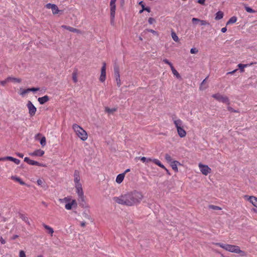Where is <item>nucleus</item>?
<instances>
[{
    "label": "nucleus",
    "mask_w": 257,
    "mask_h": 257,
    "mask_svg": "<svg viewBox=\"0 0 257 257\" xmlns=\"http://www.w3.org/2000/svg\"><path fill=\"white\" fill-rule=\"evenodd\" d=\"M143 198L141 193L134 191L121 195L118 197H114L113 200L119 204L130 206L140 203Z\"/></svg>",
    "instance_id": "obj_1"
},
{
    "label": "nucleus",
    "mask_w": 257,
    "mask_h": 257,
    "mask_svg": "<svg viewBox=\"0 0 257 257\" xmlns=\"http://www.w3.org/2000/svg\"><path fill=\"white\" fill-rule=\"evenodd\" d=\"M215 244L228 251L236 253H239L241 256L245 255V252L240 250L239 247L238 246L230 244H225L221 243H216Z\"/></svg>",
    "instance_id": "obj_2"
},
{
    "label": "nucleus",
    "mask_w": 257,
    "mask_h": 257,
    "mask_svg": "<svg viewBox=\"0 0 257 257\" xmlns=\"http://www.w3.org/2000/svg\"><path fill=\"white\" fill-rule=\"evenodd\" d=\"M72 128L81 140L85 141L88 138V135L86 132L80 126L75 123L72 125Z\"/></svg>",
    "instance_id": "obj_3"
},
{
    "label": "nucleus",
    "mask_w": 257,
    "mask_h": 257,
    "mask_svg": "<svg viewBox=\"0 0 257 257\" xmlns=\"http://www.w3.org/2000/svg\"><path fill=\"white\" fill-rule=\"evenodd\" d=\"M174 123L177 128L178 135L181 138H184L186 135V132L183 128V121L180 119L173 118Z\"/></svg>",
    "instance_id": "obj_4"
},
{
    "label": "nucleus",
    "mask_w": 257,
    "mask_h": 257,
    "mask_svg": "<svg viewBox=\"0 0 257 257\" xmlns=\"http://www.w3.org/2000/svg\"><path fill=\"white\" fill-rule=\"evenodd\" d=\"M212 97L219 102L226 103L227 105H229L230 104V101L228 97L226 96H223L219 93L213 94Z\"/></svg>",
    "instance_id": "obj_5"
},
{
    "label": "nucleus",
    "mask_w": 257,
    "mask_h": 257,
    "mask_svg": "<svg viewBox=\"0 0 257 257\" xmlns=\"http://www.w3.org/2000/svg\"><path fill=\"white\" fill-rule=\"evenodd\" d=\"M75 187L78 196V200L81 202H84V196L81 184H77L75 185Z\"/></svg>",
    "instance_id": "obj_6"
},
{
    "label": "nucleus",
    "mask_w": 257,
    "mask_h": 257,
    "mask_svg": "<svg viewBox=\"0 0 257 257\" xmlns=\"http://www.w3.org/2000/svg\"><path fill=\"white\" fill-rule=\"evenodd\" d=\"M27 107L29 110V113L31 116H33L35 115L37 108L32 103V102L29 100L27 103Z\"/></svg>",
    "instance_id": "obj_7"
},
{
    "label": "nucleus",
    "mask_w": 257,
    "mask_h": 257,
    "mask_svg": "<svg viewBox=\"0 0 257 257\" xmlns=\"http://www.w3.org/2000/svg\"><path fill=\"white\" fill-rule=\"evenodd\" d=\"M106 63L103 62V65L101 68L100 75L99 78V80L101 82H104L106 78Z\"/></svg>",
    "instance_id": "obj_8"
},
{
    "label": "nucleus",
    "mask_w": 257,
    "mask_h": 257,
    "mask_svg": "<svg viewBox=\"0 0 257 257\" xmlns=\"http://www.w3.org/2000/svg\"><path fill=\"white\" fill-rule=\"evenodd\" d=\"M198 167L201 173L204 175H207L211 173V169L207 165H204L200 163Z\"/></svg>",
    "instance_id": "obj_9"
},
{
    "label": "nucleus",
    "mask_w": 257,
    "mask_h": 257,
    "mask_svg": "<svg viewBox=\"0 0 257 257\" xmlns=\"http://www.w3.org/2000/svg\"><path fill=\"white\" fill-rule=\"evenodd\" d=\"M77 203L76 200H73L72 201L70 202L69 203L65 204V208L66 210H71L73 208H76Z\"/></svg>",
    "instance_id": "obj_10"
},
{
    "label": "nucleus",
    "mask_w": 257,
    "mask_h": 257,
    "mask_svg": "<svg viewBox=\"0 0 257 257\" xmlns=\"http://www.w3.org/2000/svg\"><path fill=\"white\" fill-rule=\"evenodd\" d=\"M80 177L79 175V172L78 170H75L74 173V182L75 185L77 184H81L80 182Z\"/></svg>",
    "instance_id": "obj_11"
},
{
    "label": "nucleus",
    "mask_w": 257,
    "mask_h": 257,
    "mask_svg": "<svg viewBox=\"0 0 257 257\" xmlns=\"http://www.w3.org/2000/svg\"><path fill=\"white\" fill-rule=\"evenodd\" d=\"M114 76L115 77L116 82L117 83V86L119 87L121 85L120 83V79L119 78V72L118 70V68L117 67H115L114 68Z\"/></svg>",
    "instance_id": "obj_12"
},
{
    "label": "nucleus",
    "mask_w": 257,
    "mask_h": 257,
    "mask_svg": "<svg viewBox=\"0 0 257 257\" xmlns=\"http://www.w3.org/2000/svg\"><path fill=\"white\" fill-rule=\"evenodd\" d=\"M61 27L65 29H66L70 32H72L79 33V34L81 33V31L77 29L74 28H73V27H70V26H66V25H62L61 26Z\"/></svg>",
    "instance_id": "obj_13"
},
{
    "label": "nucleus",
    "mask_w": 257,
    "mask_h": 257,
    "mask_svg": "<svg viewBox=\"0 0 257 257\" xmlns=\"http://www.w3.org/2000/svg\"><path fill=\"white\" fill-rule=\"evenodd\" d=\"M44 153L45 152L44 151L39 149L37 150L32 153H30L29 155L32 156L41 157L44 154Z\"/></svg>",
    "instance_id": "obj_14"
},
{
    "label": "nucleus",
    "mask_w": 257,
    "mask_h": 257,
    "mask_svg": "<svg viewBox=\"0 0 257 257\" xmlns=\"http://www.w3.org/2000/svg\"><path fill=\"white\" fill-rule=\"evenodd\" d=\"M245 197L247 198V200L255 207H257V198L254 196H245Z\"/></svg>",
    "instance_id": "obj_15"
},
{
    "label": "nucleus",
    "mask_w": 257,
    "mask_h": 257,
    "mask_svg": "<svg viewBox=\"0 0 257 257\" xmlns=\"http://www.w3.org/2000/svg\"><path fill=\"white\" fill-rule=\"evenodd\" d=\"M73 199H72V197L71 196H67L66 197H64V198L59 199V201L61 203H65V204H67V203H69L70 202L73 201Z\"/></svg>",
    "instance_id": "obj_16"
},
{
    "label": "nucleus",
    "mask_w": 257,
    "mask_h": 257,
    "mask_svg": "<svg viewBox=\"0 0 257 257\" xmlns=\"http://www.w3.org/2000/svg\"><path fill=\"white\" fill-rule=\"evenodd\" d=\"M49 100V97L47 95H45L44 96L39 97L38 99V102L41 104H43L47 102Z\"/></svg>",
    "instance_id": "obj_17"
},
{
    "label": "nucleus",
    "mask_w": 257,
    "mask_h": 257,
    "mask_svg": "<svg viewBox=\"0 0 257 257\" xmlns=\"http://www.w3.org/2000/svg\"><path fill=\"white\" fill-rule=\"evenodd\" d=\"M125 176V173H121L118 175L116 177L115 181L118 184H120L123 180Z\"/></svg>",
    "instance_id": "obj_18"
},
{
    "label": "nucleus",
    "mask_w": 257,
    "mask_h": 257,
    "mask_svg": "<svg viewBox=\"0 0 257 257\" xmlns=\"http://www.w3.org/2000/svg\"><path fill=\"white\" fill-rule=\"evenodd\" d=\"M152 162H154L155 164L159 166L161 168L165 169L167 172H168V170L165 168V167L161 163V162L157 159H154L152 160Z\"/></svg>",
    "instance_id": "obj_19"
},
{
    "label": "nucleus",
    "mask_w": 257,
    "mask_h": 257,
    "mask_svg": "<svg viewBox=\"0 0 257 257\" xmlns=\"http://www.w3.org/2000/svg\"><path fill=\"white\" fill-rule=\"evenodd\" d=\"M171 166L172 167L173 170H174L175 171L177 172L178 171V168L177 165H180V163L178 161H174L172 163H170Z\"/></svg>",
    "instance_id": "obj_20"
},
{
    "label": "nucleus",
    "mask_w": 257,
    "mask_h": 257,
    "mask_svg": "<svg viewBox=\"0 0 257 257\" xmlns=\"http://www.w3.org/2000/svg\"><path fill=\"white\" fill-rule=\"evenodd\" d=\"M9 81H12L14 83H20L22 82V79L19 78H16L13 77H8Z\"/></svg>",
    "instance_id": "obj_21"
},
{
    "label": "nucleus",
    "mask_w": 257,
    "mask_h": 257,
    "mask_svg": "<svg viewBox=\"0 0 257 257\" xmlns=\"http://www.w3.org/2000/svg\"><path fill=\"white\" fill-rule=\"evenodd\" d=\"M72 77L73 81L74 83H76L78 82V73L77 70H75L73 72L72 74Z\"/></svg>",
    "instance_id": "obj_22"
},
{
    "label": "nucleus",
    "mask_w": 257,
    "mask_h": 257,
    "mask_svg": "<svg viewBox=\"0 0 257 257\" xmlns=\"http://www.w3.org/2000/svg\"><path fill=\"white\" fill-rule=\"evenodd\" d=\"M11 179L16 182H19L21 185H25V183L20 178L17 176H12Z\"/></svg>",
    "instance_id": "obj_23"
},
{
    "label": "nucleus",
    "mask_w": 257,
    "mask_h": 257,
    "mask_svg": "<svg viewBox=\"0 0 257 257\" xmlns=\"http://www.w3.org/2000/svg\"><path fill=\"white\" fill-rule=\"evenodd\" d=\"M172 72V73L174 76H175L177 78H181V76L179 73L177 72V71L175 69L173 66H171L170 67Z\"/></svg>",
    "instance_id": "obj_24"
},
{
    "label": "nucleus",
    "mask_w": 257,
    "mask_h": 257,
    "mask_svg": "<svg viewBox=\"0 0 257 257\" xmlns=\"http://www.w3.org/2000/svg\"><path fill=\"white\" fill-rule=\"evenodd\" d=\"M43 226L46 229L48 230V233L50 234L52 236L54 233L53 229L51 227L45 224H43Z\"/></svg>",
    "instance_id": "obj_25"
},
{
    "label": "nucleus",
    "mask_w": 257,
    "mask_h": 257,
    "mask_svg": "<svg viewBox=\"0 0 257 257\" xmlns=\"http://www.w3.org/2000/svg\"><path fill=\"white\" fill-rule=\"evenodd\" d=\"M223 13L221 11H219L216 13L215 19L216 20H219L223 18Z\"/></svg>",
    "instance_id": "obj_26"
},
{
    "label": "nucleus",
    "mask_w": 257,
    "mask_h": 257,
    "mask_svg": "<svg viewBox=\"0 0 257 257\" xmlns=\"http://www.w3.org/2000/svg\"><path fill=\"white\" fill-rule=\"evenodd\" d=\"M237 21V18L235 16L231 17L229 20L227 21L226 25H228L230 24L235 23Z\"/></svg>",
    "instance_id": "obj_27"
},
{
    "label": "nucleus",
    "mask_w": 257,
    "mask_h": 257,
    "mask_svg": "<svg viewBox=\"0 0 257 257\" xmlns=\"http://www.w3.org/2000/svg\"><path fill=\"white\" fill-rule=\"evenodd\" d=\"M52 13L54 14V15H56V14H58V13L59 12V10L58 8V7L56 5H54V6H53V7L52 8Z\"/></svg>",
    "instance_id": "obj_28"
},
{
    "label": "nucleus",
    "mask_w": 257,
    "mask_h": 257,
    "mask_svg": "<svg viewBox=\"0 0 257 257\" xmlns=\"http://www.w3.org/2000/svg\"><path fill=\"white\" fill-rule=\"evenodd\" d=\"M171 36L173 40L176 42H178L179 39L178 37L177 36L176 34L174 31H172L171 32Z\"/></svg>",
    "instance_id": "obj_29"
},
{
    "label": "nucleus",
    "mask_w": 257,
    "mask_h": 257,
    "mask_svg": "<svg viewBox=\"0 0 257 257\" xmlns=\"http://www.w3.org/2000/svg\"><path fill=\"white\" fill-rule=\"evenodd\" d=\"M20 218L24 221H25L26 223H27L28 224L30 225V222H29V218L28 217H27L26 215H24V214H21L20 215Z\"/></svg>",
    "instance_id": "obj_30"
},
{
    "label": "nucleus",
    "mask_w": 257,
    "mask_h": 257,
    "mask_svg": "<svg viewBox=\"0 0 257 257\" xmlns=\"http://www.w3.org/2000/svg\"><path fill=\"white\" fill-rule=\"evenodd\" d=\"M24 161L26 162V163H27L28 164L31 165H34V163L35 162V161L31 160L30 159H29L28 157H25L24 158Z\"/></svg>",
    "instance_id": "obj_31"
},
{
    "label": "nucleus",
    "mask_w": 257,
    "mask_h": 257,
    "mask_svg": "<svg viewBox=\"0 0 257 257\" xmlns=\"http://www.w3.org/2000/svg\"><path fill=\"white\" fill-rule=\"evenodd\" d=\"M248 65V64H239L238 65V67L240 71L241 72H243L244 71V68L246 67Z\"/></svg>",
    "instance_id": "obj_32"
},
{
    "label": "nucleus",
    "mask_w": 257,
    "mask_h": 257,
    "mask_svg": "<svg viewBox=\"0 0 257 257\" xmlns=\"http://www.w3.org/2000/svg\"><path fill=\"white\" fill-rule=\"evenodd\" d=\"M165 159L169 163H171L173 161L171 156L168 154H165Z\"/></svg>",
    "instance_id": "obj_33"
},
{
    "label": "nucleus",
    "mask_w": 257,
    "mask_h": 257,
    "mask_svg": "<svg viewBox=\"0 0 257 257\" xmlns=\"http://www.w3.org/2000/svg\"><path fill=\"white\" fill-rule=\"evenodd\" d=\"M29 92V89H20V94L22 96H24L26 94Z\"/></svg>",
    "instance_id": "obj_34"
},
{
    "label": "nucleus",
    "mask_w": 257,
    "mask_h": 257,
    "mask_svg": "<svg viewBox=\"0 0 257 257\" xmlns=\"http://www.w3.org/2000/svg\"><path fill=\"white\" fill-rule=\"evenodd\" d=\"M9 161H11L14 162L15 164L18 165L20 163V161L17 159L14 158L12 157H10V158H9Z\"/></svg>",
    "instance_id": "obj_35"
},
{
    "label": "nucleus",
    "mask_w": 257,
    "mask_h": 257,
    "mask_svg": "<svg viewBox=\"0 0 257 257\" xmlns=\"http://www.w3.org/2000/svg\"><path fill=\"white\" fill-rule=\"evenodd\" d=\"M140 159L144 163H145V162L148 163L149 162L152 161V160H153V159L151 158H147L145 157H141L140 158Z\"/></svg>",
    "instance_id": "obj_36"
},
{
    "label": "nucleus",
    "mask_w": 257,
    "mask_h": 257,
    "mask_svg": "<svg viewBox=\"0 0 257 257\" xmlns=\"http://www.w3.org/2000/svg\"><path fill=\"white\" fill-rule=\"evenodd\" d=\"M40 144L42 147H44L46 144V138L43 137L40 140Z\"/></svg>",
    "instance_id": "obj_37"
},
{
    "label": "nucleus",
    "mask_w": 257,
    "mask_h": 257,
    "mask_svg": "<svg viewBox=\"0 0 257 257\" xmlns=\"http://www.w3.org/2000/svg\"><path fill=\"white\" fill-rule=\"evenodd\" d=\"M110 20L112 21V0L110 1Z\"/></svg>",
    "instance_id": "obj_38"
},
{
    "label": "nucleus",
    "mask_w": 257,
    "mask_h": 257,
    "mask_svg": "<svg viewBox=\"0 0 257 257\" xmlns=\"http://www.w3.org/2000/svg\"><path fill=\"white\" fill-rule=\"evenodd\" d=\"M245 10L248 13H255V11L254 10H253L251 8L248 7H245Z\"/></svg>",
    "instance_id": "obj_39"
},
{
    "label": "nucleus",
    "mask_w": 257,
    "mask_h": 257,
    "mask_svg": "<svg viewBox=\"0 0 257 257\" xmlns=\"http://www.w3.org/2000/svg\"><path fill=\"white\" fill-rule=\"evenodd\" d=\"M200 24V25L204 26V25H208L209 23L207 22L205 20H200V21L199 22Z\"/></svg>",
    "instance_id": "obj_40"
},
{
    "label": "nucleus",
    "mask_w": 257,
    "mask_h": 257,
    "mask_svg": "<svg viewBox=\"0 0 257 257\" xmlns=\"http://www.w3.org/2000/svg\"><path fill=\"white\" fill-rule=\"evenodd\" d=\"M209 208L212 209L213 210H220L221 208L217 206H215L213 205H210L209 206Z\"/></svg>",
    "instance_id": "obj_41"
},
{
    "label": "nucleus",
    "mask_w": 257,
    "mask_h": 257,
    "mask_svg": "<svg viewBox=\"0 0 257 257\" xmlns=\"http://www.w3.org/2000/svg\"><path fill=\"white\" fill-rule=\"evenodd\" d=\"M9 80H8V78L7 77L5 80H3V81H0V84L3 85V86H5L8 82H9Z\"/></svg>",
    "instance_id": "obj_42"
},
{
    "label": "nucleus",
    "mask_w": 257,
    "mask_h": 257,
    "mask_svg": "<svg viewBox=\"0 0 257 257\" xmlns=\"http://www.w3.org/2000/svg\"><path fill=\"white\" fill-rule=\"evenodd\" d=\"M227 109L228 111L230 112H238L239 111L238 110L234 109L233 108L230 107V106H228L227 107Z\"/></svg>",
    "instance_id": "obj_43"
},
{
    "label": "nucleus",
    "mask_w": 257,
    "mask_h": 257,
    "mask_svg": "<svg viewBox=\"0 0 257 257\" xmlns=\"http://www.w3.org/2000/svg\"><path fill=\"white\" fill-rule=\"evenodd\" d=\"M34 165L38 166H40V167H46V165L45 164L40 163L37 161L35 162Z\"/></svg>",
    "instance_id": "obj_44"
},
{
    "label": "nucleus",
    "mask_w": 257,
    "mask_h": 257,
    "mask_svg": "<svg viewBox=\"0 0 257 257\" xmlns=\"http://www.w3.org/2000/svg\"><path fill=\"white\" fill-rule=\"evenodd\" d=\"M198 49L195 48H191L190 50V53L191 54H196L198 53Z\"/></svg>",
    "instance_id": "obj_45"
},
{
    "label": "nucleus",
    "mask_w": 257,
    "mask_h": 257,
    "mask_svg": "<svg viewBox=\"0 0 257 257\" xmlns=\"http://www.w3.org/2000/svg\"><path fill=\"white\" fill-rule=\"evenodd\" d=\"M199 21H200V19H199L198 18H193L192 19V22L194 24H196L197 23H199Z\"/></svg>",
    "instance_id": "obj_46"
},
{
    "label": "nucleus",
    "mask_w": 257,
    "mask_h": 257,
    "mask_svg": "<svg viewBox=\"0 0 257 257\" xmlns=\"http://www.w3.org/2000/svg\"><path fill=\"white\" fill-rule=\"evenodd\" d=\"M19 257H26L25 252L23 250H20L19 252Z\"/></svg>",
    "instance_id": "obj_47"
},
{
    "label": "nucleus",
    "mask_w": 257,
    "mask_h": 257,
    "mask_svg": "<svg viewBox=\"0 0 257 257\" xmlns=\"http://www.w3.org/2000/svg\"><path fill=\"white\" fill-rule=\"evenodd\" d=\"M54 5L55 4L49 3L46 5L45 7L48 9H52V8L53 7V6H54Z\"/></svg>",
    "instance_id": "obj_48"
},
{
    "label": "nucleus",
    "mask_w": 257,
    "mask_h": 257,
    "mask_svg": "<svg viewBox=\"0 0 257 257\" xmlns=\"http://www.w3.org/2000/svg\"><path fill=\"white\" fill-rule=\"evenodd\" d=\"M163 61L165 63L168 64L170 67H171V66H173L172 64L168 60L165 59Z\"/></svg>",
    "instance_id": "obj_49"
},
{
    "label": "nucleus",
    "mask_w": 257,
    "mask_h": 257,
    "mask_svg": "<svg viewBox=\"0 0 257 257\" xmlns=\"http://www.w3.org/2000/svg\"><path fill=\"white\" fill-rule=\"evenodd\" d=\"M206 79H204V80H203V81L202 82V83H201V86H200V89H201V90H203V89H205L206 88V87H203V86L204 84L205 83V81H206Z\"/></svg>",
    "instance_id": "obj_50"
},
{
    "label": "nucleus",
    "mask_w": 257,
    "mask_h": 257,
    "mask_svg": "<svg viewBox=\"0 0 257 257\" xmlns=\"http://www.w3.org/2000/svg\"><path fill=\"white\" fill-rule=\"evenodd\" d=\"M148 22L150 24H153L155 22V20L153 18H150L148 20Z\"/></svg>",
    "instance_id": "obj_51"
},
{
    "label": "nucleus",
    "mask_w": 257,
    "mask_h": 257,
    "mask_svg": "<svg viewBox=\"0 0 257 257\" xmlns=\"http://www.w3.org/2000/svg\"><path fill=\"white\" fill-rule=\"evenodd\" d=\"M29 89V92L30 91H38L39 90V88H35V87H33V88H28Z\"/></svg>",
    "instance_id": "obj_52"
},
{
    "label": "nucleus",
    "mask_w": 257,
    "mask_h": 257,
    "mask_svg": "<svg viewBox=\"0 0 257 257\" xmlns=\"http://www.w3.org/2000/svg\"><path fill=\"white\" fill-rule=\"evenodd\" d=\"M37 183L38 184V185L39 186H42L43 183V181L41 179H38L37 181Z\"/></svg>",
    "instance_id": "obj_53"
},
{
    "label": "nucleus",
    "mask_w": 257,
    "mask_h": 257,
    "mask_svg": "<svg viewBox=\"0 0 257 257\" xmlns=\"http://www.w3.org/2000/svg\"><path fill=\"white\" fill-rule=\"evenodd\" d=\"M9 158H10V157H3V158H0V161H7V160H9Z\"/></svg>",
    "instance_id": "obj_54"
},
{
    "label": "nucleus",
    "mask_w": 257,
    "mask_h": 257,
    "mask_svg": "<svg viewBox=\"0 0 257 257\" xmlns=\"http://www.w3.org/2000/svg\"><path fill=\"white\" fill-rule=\"evenodd\" d=\"M0 242H1L2 244H4L6 243V241L2 237H0Z\"/></svg>",
    "instance_id": "obj_55"
},
{
    "label": "nucleus",
    "mask_w": 257,
    "mask_h": 257,
    "mask_svg": "<svg viewBox=\"0 0 257 257\" xmlns=\"http://www.w3.org/2000/svg\"><path fill=\"white\" fill-rule=\"evenodd\" d=\"M205 0H198V3L201 5H204L205 3Z\"/></svg>",
    "instance_id": "obj_56"
},
{
    "label": "nucleus",
    "mask_w": 257,
    "mask_h": 257,
    "mask_svg": "<svg viewBox=\"0 0 257 257\" xmlns=\"http://www.w3.org/2000/svg\"><path fill=\"white\" fill-rule=\"evenodd\" d=\"M16 155L18 157H19L20 158H23V157H24V155L23 154H22V153H18L16 154Z\"/></svg>",
    "instance_id": "obj_57"
},
{
    "label": "nucleus",
    "mask_w": 257,
    "mask_h": 257,
    "mask_svg": "<svg viewBox=\"0 0 257 257\" xmlns=\"http://www.w3.org/2000/svg\"><path fill=\"white\" fill-rule=\"evenodd\" d=\"M112 111V109H111L108 107L105 108V111L108 113H109V112H111Z\"/></svg>",
    "instance_id": "obj_58"
},
{
    "label": "nucleus",
    "mask_w": 257,
    "mask_h": 257,
    "mask_svg": "<svg viewBox=\"0 0 257 257\" xmlns=\"http://www.w3.org/2000/svg\"><path fill=\"white\" fill-rule=\"evenodd\" d=\"M227 31V29L226 27H224V28H222L221 30V31L222 32V33H225Z\"/></svg>",
    "instance_id": "obj_59"
},
{
    "label": "nucleus",
    "mask_w": 257,
    "mask_h": 257,
    "mask_svg": "<svg viewBox=\"0 0 257 257\" xmlns=\"http://www.w3.org/2000/svg\"><path fill=\"white\" fill-rule=\"evenodd\" d=\"M148 31L151 32V33H153V34H156L157 33V32L155 31H154L153 30H152V29L148 30Z\"/></svg>",
    "instance_id": "obj_60"
},
{
    "label": "nucleus",
    "mask_w": 257,
    "mask_h": 257,
    "mask_svg": "<svg viewBox=\"0 0 257 257\" xmlns=\"http://www.w3.org/2000/svg\"><path fill=\"white\" fill-rule=\"evenodd\" d=\"M143 10H144V11H147V12H150V8H145V7H144V8H143Z\"/></svg>",
    "instance_id": "obj_61"
},
{
    "label": "nucleus",
    "mask_w": 257,
    "mask_h": 257,
    "mask_svg": "<svg viewBox=\"0 0 257 257\" xmlns=\"http://www.w3.org/2000/svg\"><path fill=\"white\" fill-rule=\"evenodd\" d=\"M80 225L82 227H84L85 226V222H81L80 223Z\"/></svg>",
    "instance_id": "obj_62"
},
{
    "label": "nucleus",
    "mask_w": 257,
    "mask_h": 257,
    "mask_svg": "<svg viewBox=\"0 0 257 257\" xmlns=\"http://www.w3.org/2000/svg\"><path fill=\"white\" fill-rule=\"evenodd\" d=\"M139 5H141L142 7L143 8H144V7H145L144 4H143V1L140 2L139 3Z\"/></svg>",
    "instance_id": "obj_63"
},
{
    "label": "nucleus",
    "mask_w": 257,
    "mask_h": 257,
    "mask_svg": "<svg viewBox=\"0 0 257 257\" xmlns=\"http://www.w3.org/2000/svg\"><path fill=\"white\" fill-rule=\"evenodd\" d=\"M237 71V69H235L232 71H231V72H228V74H234L236 71Z\"/></svg>",
    "instance_id": "obj_64"
}]
</instances>
